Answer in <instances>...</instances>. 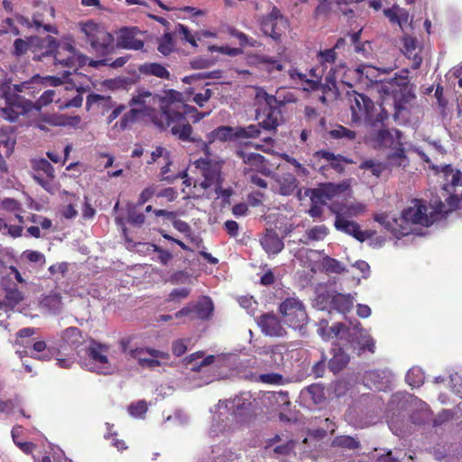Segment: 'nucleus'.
Masks as SVG:
<instances>
[{
    "mask_svg": "<svg viewBox=\"0 0 462 462\" xmlns=\"http://www.w3.org/2000/svg\"><path fill=\"white\" fill-rule=\"evenodd\" d=\"M441 172L445 183L442 189L441 199L432 202L430 212L422 200L414 199L411 206L404 209L400 218H395L388 214H378L374 217L376 222L389 230L394 236L400 237L413 232V225L429 226L434 223L437 215H447L462 207V173L454 170L448 164L442 167Z\"/></svg>",
    "mask_w": 462,
    "mask_h": 462,
    "instance_id": "1",
    "label": "nucleus"
},
{
    "mask_svg": "<svg viewBox=\"0 0 462 462\" xmlns=\"http://www.w3.org/2000/svg\"><path fill=\"white\" fill-rule=\"evenodd\" d=\"M180 96V92L173 89L165 91L161 97L144 88H138L132 97L131 106L133 108H138V116H150L153 124L161 129L159 123L167 121L173 100Z\"/></svg>",
    "mask_w": 462,
    "mask_h": 462,
    "instance_id": "2",
    "label": "nucleus"
},
{
    "mask_svg": "<svg viewBox=\"0 0 462 462\" xmlns=\"http://www.w3.org/2000/svg\"><path fill=\"white\" fill-rule=\"evenodd\" d=\"M170 111L167 121L159 123L161 129L171 128V133L183 142L195 141L191 137L192 127L189 121L195 124L210 114V111L199 112L196 107L184 104L181 101V96L173 100Z\"/></svg>",
    "mask_w": 462,
    "mask_h": 462,
    "instance_id": "3",
    "label": "nucleus"
},
{
    "mask_svg": "<svg viewBox=\"0 0 462 462\" xmlns=\"http://www.w3.org/2000/svg\"><path fill=\"white\" fill-rule=\"evenodd\" d=\"M250 394L244 393L234 399L219 401L212 411V422L208 430L210 437H218L231 430L232 422L243 416L251 407Z\"/></svg>",
    "mask_w": 462,
    "mask_h": 462,
    "instance_id": "4",
    "label": "nucleus"
},
{
    "mask_svg": "<svg viewBox=\"0 0 462 462\" xmlns=\"http://www.w3.org/2000/svg\"><path fill=\"white\" fill-rule=\"evenodd\" d=\"M328 208L336 216L334 226L337 231L352 236L360 242L371 237L372 234L369 231L361 230L360 226L356 221L349 219L366 211L367 206L365 203L336 199L328 206Z\"/></svg>",
    "mask_w": 462,
    "mask_h": 462,
    "instance_id": "5",
    "label": "nucleus"
},
{
    "mask_svg": "<svg viewBox=\"0 0 462 462\" xmlns=\"http://www.w3.org/2000/svg\"><path fill=\"white\" fill-rule=\"evenodd\" d=\"M395 68L396 66L374 67L369 64L359 65V83L367 88H374L376 91L383 92L386 96L393 95L395 115H397L405 108L401 101H397L396 94L399 91H402L401 85L405 83L406 79H402V83L398 82L397 78H393L389 81H383L380 79L381 74H389Z\"/></svg>",
    "mask_w": 462,
    "mask_h": 462,
    "instance_id": "6",
    "label": "nucleus"
},
{
    "mask_svg": "<svg viewBox=\"0 0 462 462\" xmlns=\"http://www.w3.org/2000/svg\"><path fill=\"white\" fill-rule=\"evenodd\" d=\"M196 167L200 170L203 176V180L196 182L194 189H203V197L210 199L212 194L215 193L217 198H222L227 200L233 191L231 188L223 189L222 176H221V163L217 161H213L209 158H201L196 162Z\"/></svg>",
    "mask_w": 462,
    "mask_h": 462,
    "instance_id": "7",
    "label": "nucleus"
},
{
    "mask_svg": "<svg viewBox=\"0 0 462 462\" xmlns=\"http://www.w3.org/2000/svg\"><path fill=\"white\" fill-rule=\"evenodd\" d=\"M48 50L43 56L52 55L53 64L57 68L64 69L62 70V78L66 79L70 75L71 70H77L78 67L82 66L86 62V56L80 54L75 47L68 42L56 43L51 37H47Z\"/></svg>",
    "mask_w": 462,
    "mask_h": 462,
    "instance_id": "8",
    "label": "nucleus"
},
{
    "mask_svg": "<svg viewBox=\"0 0 462 462\" xmlns=\"http://www.w3.org/2000/svg\"><path fill=\"white\" fill-rule=\"evenodd\" d=\"M78 27L83 34V39L94 51L101 55H107L114 51L115 38L104 25L93 20H88L79 22Z\"/></svg>",
    "mask_w": 462,
    "mask_h": 462,
    "instance_id": "9",
    "label": "nucleus"
},
{
    "mask_svg": "<svg viewBox=\"0 0 462 462\" xmlns=\"http://www.w3.org/2000/svg\"><path fill=\"white\" fill-rule=\"evenodd\" d=\"M352 121H365L375 126L388 118L387 111L380 105L375 106L374 102L363 94L355 93L351 99Z\"/></svg>",
    "mask_w": 462,
    "mask_h": 462,
    "instance_id": "10",
    "label": "nucleus"
},
{
    "mask_svg": "<svg viewBox=\"0 0 462 462\" xmlns=\"http://www.w3.org/2000/svg\"><path fill=\"white\" fill-rule=\"evenodd\" d=\"M109 346L92 341L87 348L88 361H81V365L87 370L99 374H113L117 366L108 358Z\"/></svg>",
    "mask_w": 462,
    "mask_h": 462,
    "instance_id": "11",
    "label": "nucleus"
},
{
    "mask_svg": "<svg viewBox=\"0 0 462 462\" xmlns=\"http://www.w3.org/2000/svg\"><path fill=\"white\" fill-rule=\"evenodd\" d=\"M341 331H343L342 337H344V341L350 343L354 347H358L360 352L367 350L370 353H374L375 341L360 327L359 322L352 327H346L342 323H337L332 328V332L335 335H340Z\"/></svg>",
    "mask_w": 462,
    "mask_h": 462,
    "instance_id": "12",
    "label": "nucleus"
},
{
    "mask_svg": "<svg viewBox=\"0 0 462 462\" xmlns=\"http://www.w3.org/2000/svg\"><path fill=\"white\" fill-rule=\"evenodd\" d=\"M122 351L130 357L136 359L143 367L155 368L165 365L170 360V355L167 352L150 347L128 346L126 340L121 341Z\"/></svg>",
    "mask_w": 462,
    "mask_h": 462,
    "instance_id": "13",
    "label": "nucleus"
},
{
    "mask_svg": "<svg viewBox=\"0 0 462 462\" xmlns=\"http://www.w3.org/2000/svg\"><path fill=\"white\" fill-rule=\"evenodd\" d=\"M7 88H10L8 84L0 86V106L5 105V107L2 108L5 118L14 122L19 116L29 112L32 104L22 96L9 94Z\"/></svg>",
    "mask_w": 462,
    "mask_h": 462,
    "instance_id": "14",
    "label": "nucleus"
},
{
    "mask_svg": "<svg viewBox=\"0 0 462 462\" xmlns=\"http://www.w3.org/2000/svg\"><path fill=\"white\" fill-rule=\"evenodd\" d=\"M283 321L293 329L301 330L308 323L304 304L297 298H287L280 304Z\"/></svg>",
    "mask_w": 462,
    "mask_h": 462,
    "instance_id": "15",
    "label": "nucleus"
},
{
    "mask_svg": "<svg viewBox=\"0 0 462 462\" xmlns=\"http://www.w3.org/2000/svg\"><path fill=\"white\" fill-rule=\"evenodd\" d=\"M347 191H349V184L343 181L338 184L325 183L317 189H308L306 195L310 196L312 203H327Z\"/></svg>",
    "mask_w": 462,
    "mask_h": 462,
    "instance_id": "16",
    "label": "nucleus"
},
{
    "mask_svg": "<svg viewBox=\"0 0 462 462\" xmlns=\"http://www.w3.org/2000/svg\"><path fill=\"white\" fill-rule=\"evenodd\" d=\"M281 121V113L278 109H268L264 118L258 125H250L247 127L238 128L236 135L243 138H255L260 134V128L267 131L275 130Z\"/></svg>",
    "mask_w": 462,
    "mask_h": 462,
    "instance_id": "17",
    "label": "nucleus"
},
{
    "mask_svg": "<svg viewBox=\"0 0 462 462\" xmlns=\"http://www.w3.org/2000/svg\"><path fill=\"white\" fill-rule=\"evenodd\" d=\"M287 20L282 15L280 10L273 6L272 11L263 16L260 21V26L263 32L273 38L279 40L287 28Z\"/></svg>",
    "mask_w": 462,
    "mask_h": 462,
    "instance_id": "18",
    "label": "nucleus"
},
{
    "mask_svg": "<svg viewBox=\"0 0 462 462\" xmlns=\"http://www.w3.org/2000/svg\"><path fill=\"white\" fill-rule=\"evenodd\" d=\"M402 132L397 129H379L370 135V142L376 148L392 147L396 148L402 145Z\"/></svg>",
    "mask_w": 462,
    "mask_h": 462,
    "instance_id": "19",
    "label": "nucleus"
},
{
    "mask_svg": "<svg viewBox=\"0 0 462 462\" xmlns=\"http://www.w3.org/2000/svg\"><path fill=\"white\" fill-rule=\"evenodd\" d=\"M274 184L273 189L281 196L293 195L299 187L296 177L290 172L277 173L273 175Z\"/></svg>",
    "mask_w": 462,
    "mask_h": 462,
    "instance_id": "20",
    "label": "nucleus"
},
{
    "mask_svg": "<svg viewBox=\"0 0 462 462\" xmlns=\"http://www.w3.org/2000/svg\"><path fill=\"white\" fill-rule=\"evenodd\" d=\"M83 342L81 331L76 327H69L61 332L60 348L62 351H77Z\"/></svg>",
    "mask_w": 462,
    "mask_h": 462,
    "instance_id": "21",
    "label": "nucleus"
},
{
    "mask_svg": "<svg viewBox=\"0 0 462 462\" xmlns=\"http://www.w3.org/2000/svg\"><path fill=\"white\" fill-rule=\"evenodd\" d=\"M258 325L262 332L269 337H283L286 334L285 328L274 315H263L258 321Z\"/></svg>",
    "mask_w": 462,
    "mask_h": 462,
    "instance_id": "22",
    "label": "nucleus"
},
{
    "mask_svg": "<svg viewBox=\"0 0 462 462\" xmlns=\"http://www.w3.org/2000/svg\"><path fill=\"white\" fill-rule=\"evenodd\" d=\"M138 31L135 28H124L119 32L116 46L128 50H142L143 42L136 37Z\"/></svg>",
    "mask_w": 462,
    "mask_h": 462,
    "instance_id": "23",
    "label": "nucleus"
},
{
    "mask_svg": "<svg viewBox=\"0 0 462 462\" xmlns=\"http://www.w3.org/2000/svg\"><path fill=\"white\" fill-rule=\"evenodd\" d=\"M260 243L263 250L269 254H277L284 247L283 241L278 234L272 230L266 229L265 233L260 239Z\"/></svg>",
    "mask_w": 462,
    "mask_h": 462,
    "instance_id": "24",
    "label": "nucleus"
},
{
    "mask_svg": "<svg viewBox=\"0 0 462 462\" xmlns=\"http://www.w3.org/2000/svg\"><path fill=\"white\" fill-rule=\"evenodd\" d=\"M237 130L234 133V129L230 126H219L217 129L213 130L209 134H207V141L203 142V150L208 158L209 155V144L215 142L216 140H219L221 142H226L233 138L235 135L238 137L236 134Z\"/></svg>",
    "mask_w": 462,
    "mask_h": 462,
    "instance_id": "25",
    "label": "nucleus"
},
{
    "mask_svg": "<svg viewBox=\"0 0 462 462\" xmlns=\"http://www.w3.org/2000/svg\"><path fill=\"white\" fill-rule=\"evenodd\" d=\"M189 305L194 319H208L212 316L214 304L208 297H202L196 303Z\"/></svg>",
    "mask_w": 462,
    "mask_h": 462,
    "instance_id": "26",
    "label": "nucleus"
},
{
    "mask_svg": "<svg viewBox=\"0 0 462 462\" xmlns=\"http://www.w3.org/2000/svg\"><path fill=\"white\" fill-rule=\"evenodd\" d=\"M330 305L338 312H348L354 304V299L350 294L332 293L328 295Z\"/></svg>",
    "mask_w": 462,
    "mask_h": 462,
    "instance_id": "27",
    "label": "nucleus"
},
{
    "mask_svg": "<svg viewBox=\"0 0 462 462\" xmlns=\"http://www.w3.org/2000/svg\"><path fill=\"white\" fill-rule=\"evenodd\" d=\"M16 353L19 354L20 356H22L23 354L30 355L33 358L39 360H49L51 358V352L47 347V345L44 341H37L32 345V347H29L23 351L17 349Z\"/></svg>",
    "mask_w": 462,
    "mask_h": 462,
    "instance_id": "28",
    "label": "nucleus"
},
{
    "mask_svg": "<svg viewBox=\"0 0 462 462\" xmlns=\"http://www.w3.org/2000/svg\"><path fill=\"white\" fill-rule=\"evenodd\" d=\"M393 379V374L389 371H371L366 374V380L374 383V386L379 391H384Z\"/></svg>",
    "mask_w": 462,
    "mask_h": 462,
    "instance_id": "29",
    "label": "nucleus"
},
{
    "mask_svg": "<svg viewBox=\"0 0 462 462\" xmlns=\"http://www.w3.org/2000/svg\"><path fill=\"white\" fill-rule=\"evenodd\" d=\"M346 67L344 63L340 62L334 67L329 68V70L325 75V82L328 88H337L338 84L341 83V78L346 74Z\"/></svg>",
    "mask_w": 462,
    "mask_h": 462,
    "instance_id": "30",
    "label": "nucleus"
},
{
    "mask_svg": "<svg viewBox=\"0 0 462 462\" xmlns=\"http://www.w3.org/2000/svg\"><path fill=\"white\" fill-rule=\"evenodd\" d=\"M325 69L319 64V66L313 67L309 70L308 75V86L302 87L304 90H316L319 88L322 78H325Z\"/></svg>",
    "mask_w": 462,
    "mask_h": 462,
    "instance_id": "31",
    "label": "nucleus"
},
{
    "mask_svg": "<svg viewBox=\"0 0 462 462\" xmlns=\"http://www.w3.org/2000/svg\"><path fill=\"white\" fill-rule=\"evenodd\" d=\"M333 357L328 362V368L337 374L340 372L349 362V356L341 349H333Z\"/></svg>",
    "mask_w": 462,
    "mask_h": 462,
    "instance_id": "32",
    "label": "nucleus"
},
{
    "mask_svg": "<svg viewBox=\"0 0 462 462\" xmlns=\"http://www.w3.org/2000/svg\"><path fill=\"white\" fill-rule=\"evenodd\" d=\"M139 70L143 74L152 75L161 79L170 78V72L159 63H145L140 67Z\"/></svg>",
    "mask_w": 462,
    "mask_h": 462,
    "instance_id": "33",
    "label": "nucleus"
},
{
    "mask_svg": "<svg viewBox=\"0 0 462 462\" xmlns=\"http://www.w3.org/2000/svg\"><path fill=\"white\" fill-rule=\"evenodd\" d=\"M301 396L306 401H310L314 404L320 403L324 400L323 388L319 384H312L301 392Z\"/></svg>",
    "mask_w": 462,
    "mask_h": 462,
    "instance_id": "34",
    "label": "nucleus"
},
{
    "mask_svg": "<svg viewBox=\"0 0 462 462\" xmlns=\"http://www.w3.org/2000/svg\"><path fill=\"white\" fill-rule=\"evenodd\" d=\"M32 168L36 171V173H39L43 177L55 178L54 168L46 159L41 158L32 160Z\"/></svg>",
    "mask_w": 462,
    "mask_h": 462,
    "instance_id": "35",
    "label": "nucleus"
},
{
    "mask_svg": "<svg viewBox=\"0 0 462 462\" xmlns=\"http://www.w3.org/2000/svg\"><path fill=\"white\" fill-rule=\"evenodd\" d=\"M317 58L319 65L327 70L328 67H334L336 64V60L337 58V53L335 51V49H326L323 51H319L317 54Z\"/></svg>",
    "mask_w": 462,
    "mask_h": 462,
    "instance_id": "36",
    "label": "nucleus"
},
{
    "mask_svg": "<svg viewBox=\"0 0 462 462\" xmlns=\"http://www.w3.org/2000/svg\"><path fill=\"white\" fill-rule=\"evenodd\" d=\"M397 151L387 157L385 164L387 170L394 167H405L408 164V158L404 154L403 149L396 147Z\"/></svg>",
    "mask_w": 462,
    "mask_h": 462,
    "instance_id": "37",
    "label": "nucleus"
},
{
    "mask_svg": "<svg viewBox=\"0 0 462 462\" xmlns=\"http://www.w3.org/2000/svg\"><path fill=\"white\" fill-rule=\"evenodd\" d=\"M424 380L425 375L423 371L417 366L411 368L406 374L407 383L413 388L422 385Z\"/></svg>",
    "mask_w": 462,
    "mask_h": 462,
    "instance_id": "38",
    "label": "nucleus"
},
{
    "mask_svg": "<svg viewBox=\"0 0 462 462\" xmlns=\"http://www.w3.org/2000/svg\"><path fill=\"white\" fill-rule=\"evenodd\" d=\"M33 180L42 187L48 193L54 194L59 189L58 183L55 182V178L43 177L39 173H35L32 176Z\"/></svg>",
    "mask_w": 462,
    "mask_h": 462,
    "instance_id": "39",
    "label": "nucleus"
},
{
    "mask_svg": "<svg viewBox=\"0 0 462 462\" xmlns=\"http://www.w3.org/2000/svg\"><path fill=\"white\" fill-rule=\"evenodd\" d=\"M175 49L173 36L170 32L164 33L158 40V51L163 55H169Z\"/></svg>",
    "mask_w": 462,
    "mask_h": 462,
    "instance_id": "40",
    "label": "nucleus"
},
{
    "mask_svg": "<svg viewBox=\"0 0 462 462\" xmlns=\"http://www.w3.org/2000/svg\"><path fill=\"white\" fill-rule=\"evenodd\" d=\"M171 154L166 147L158 145L150 152V159L146 162L147 164L161 163L164 160H168Z\"/></svg>",
    "mask_w": 462,
    "mask_h": 462,
    "instance_id": "41",
    "label": "nucleus"
},
{
    "mask_svg": "<svg viewBox=\"0 0 462 462\" xmlns=\"http://www.w3.org/2000/svg\"><path fill=\"white\" fill-rule=\"evenodd\" d=\"M321 266L328 273H342L346 272L345 266L339 261L329 256H325L322 259Z\"/></svg>",
    "mask_w": 462,
    "mask_h": 462,
    "instance_id": "42",
    "label": "nucleus"
},
{
    "mask_svg": "<svg viewBox=\"0 0 462 462\" xmlns=\"http://www.w3.org/2000/svg\"><path fill=\"white\" fill-rule=\"evenodd\" d=\"M360 168L369 170L375 177H380L381 174L387 170L385 162H377L375 160H366L360 164Z\"/></svg>",
    "mask_w": 462,
    "mask_h": 462,
    "instance_id": "43",
    "label": "nucleus"
},
{
    "mask_svg": "<svg viewBox=\"0 0 462 462\" xmlns=\"http://www.w3.org/2000/svg\"><path fill=\"white\" fill-rule=\"evenodd\" d=\"M60 94V90H59V95ZM58 96V92L53 89L46 90L43 92L41 97L38 98V100L33 104L32 102L29 101L32 104V108L29 110L31 111L33 107H36L37 109H41L42 106H46L49 104H51Z\"/></svg>",
    "mask_w": 462,
    "mask_h": 462,
    "instance_id": "44",
    "label": "nucleus"
},
{
    "mask_svg": "<svg viewBox=\"0 0 462 462\" xmlns=\"http://www.w3.org/2000/svg\"><path fill=\"white\" fill-rule=\"evenodd\" d=\"M333 447H340L347 449H356L359 448V441L350 436H337L332 441Z\"/></svg>",
    "mask_w": 462,
    "mask_h": 462,
    "instance_id": "45",
    "label": "nucleus"
},
{
    "mask_svg": "<svg viewBox=\"0 0 462 462\" xmlns=\"http://www.w3.org/2000/svg\"><path fill=\"white\" fill-rule=\"evenodd\" d=\"M22 260H26L31 263H34L40 267H42L45 264V256L43 254L38 251L33 250H25L21 254Z\"/></svg>",
    "mask_w": 462,
    "mask_h": 462,
    "instance_id": "46",
    "label": "nucleus"
},
{
    "mask_svg": "<svg viewBox=\"0 0 462 462\" xmlns=\"http://www.w3.org/2000/svg\"><path fill=\"white\" fill-rule=\"evenodd\" d=\"M341 4H347V0H319L317 13L327 14L330 11H337Z\"/></svg>",
    "mask_w": 462,
    "mask_h": 462,
    "instance_id": "47",
    "label": "nucleus"
},
{
    "mask_svg": "<svg viewBox=\"0 0 462 462\" xmlns=\"http://www.w3.org/2000/svg\"><path fill=\"white\" fill-rule=\"evenodd\" d=\"M175 32L180 36L181 40L189 42L194 48L198 47L197 33L193 34L187 26L179 23L176 26Z\"/></svg>",
    "mask_w": 462,
    "mask_h": 462,
    "instance_id": "48",
    "label": "nucleus"
},
{
    "mask_svg": "<svg viewBox=\"0 0 462 462\" xmlns=\"http://www.w3.org/2000/svg\"><path fill=\"white\" fill-rule=\"evenodd\" d=\"M329 134L334 139H344L346 141H353L356 136V132L347 129L343 125H337L335 129L329 132Z\"/></svg>",
    "mask_w": 462,
    "mask_h": 462,
    "instance_id": "49",
    "label": "nucleus"
},
{
    "mask_svg": "<svg viewBox=\"0 0 462 462\" xmlns=\"http://www.w3.org/2000/svg\"><path fill=\"white\" fill-rule=\"evenodd\" d=\"M23 300V294L18 289H9L6 291L5 298V306L14 308Z\"/></svg>",
    "mask_w": 462,
    "mask_h": 462,
    "instance_id": "50",
    "label": "nucleus"
},
{
    "mask_svg": "<svg viewBox=\"0 0 462 462\" xmlns=\"http://www.w3.org/2000/svg\"><path fill=\"white\" fill-rule=\"evenodd\" d=\"M337 323L333 324L331 327H328V322L322 321L320 322V327L318 328L319 335L324 339V340H330L333 338H337L339 340H344V337H342L343 331L340 332V335H335L332 332V328Z\"/></svg>",
    "mask_w": 462,
    "mask_h": 462,
    "instance_id": "51",
    "label": "nucleus"
},
{
    "mask_svg": "<svg viewBox=\"0 0 462 462\" xmlns=\"http://www.w3.org/2000/svg\"><path fill=\"white\" fill-rule=\"evenodd\" d=\"M383 14L393 23L401 24V16L407 18V13L398 6L384 9Z\"/></svg>",
    "mask_w": 462,
    "mask_h": 462,
    "instance_id": "52",
    "label": "nucleus"
},
{
    "mask_svg": "<svg viewBox=\"0 0 462 462\" xmlns=\"http://www.w3.org/2000/svg\"><path fill=\"white\" fill-rule=\"evenodd\" d=\"M357 82L359 83V66H357L356 69L346 68V74L343 78H341L340 84L352 87Z\"/></svg>",
    "mask_w": 462,
    "mask_h": 462,
    "instance_id": "53",
    "label": "nucleus"
},
{
    "mask_svg": "<svg viewBox=\"0 0 462 462\" xmlns=\"http://www.w3.org/2000/svg\"><path fill=\"white\" fill-rule=\"evenodd\" d=\"M138 108H132L128 113L125 114L123 117L116 123L115 127L119 130H125L128 127L129 124L132 123L138 117Z\"/></svg>",
    "mask_w": 462,
    "mask_h": 462,
    "instance_id": "54",
    "label": "nucleus"
},
{
    "mask_svg": "<svg viewBox=\"0 0 462 462\" xmlns=\"http://www.w3.org/2000/svg\"><path fill=\"white\" fill-rule=\"evenodd\" d=\"M328 234V230L326 226H316L310 230L307 231V236L309 239L313 241L323 240L327 235Z\"/></svg>",
    "mask_w": 462,
    "mask_h": 462,
    "instance_id": "55",
    "label": "nucleus"
},
{
    "mask_svg": "<svg viewBox=\"0 0 462 462\" xmlns=\"http://www.w3.org/2000/svg\"><path fill=\"white\" fill-rule=\"evenodd\" d=\"M148 405L144 401H139L135 403H132L128 407V412L132 417L142 418L147 411Z\"/></svg>",
    "mask_w": 462,
    "mask_h": 462,
    "instance_id": "56",
    "label": "nucleus"
},
{
    "mask_svg": "<svg viewBox=\"0 0 462 462\" xmlns=\"http://www.w3.org/2000/svg\"><path fill=\"white\" fill-rule=\"evenodd\" d=\"M256 97L260 102L264 101L266 106L269 107L268 109H277L274 107V105L280 102L275 96L268 94L263 88L257 90Z\"/></svg>",
    "mask_w": 462,
    "mask_h": 462,
    "instance_id": "57",
    "label": "nucleus"
},
{
    "mask_svg": "<svg viewBox=\"0 0 462 462\" xmlns=\"http://www.w3.org/2000/svg\"><path fill=\"white\" fill-rule=\"evenodd\" d=\"M162 163L163 165L161 168V180L167 181L168 183H171L174 180L178 178V176L169 175L171 172V166L172 165L171 154L169 156L168 160H164Z\"/></svg>",
    "mask_w": 462,
    "mask_h": 462,
    "instance_id": "58",
    "label": "nucleus"
},
{
    "mask_svg": "<svg viewBox=\"0 0 462 462\" xmlns=\"http://www.w3.org/2000/svg\"><path fill=\"white\" fill-rule=\"evenodd\" d=\"M290 79L297 84H301L303 87L308 86V75L300 72L297 68L291 67L288 69Z\"/></svg>",
    "mask_w": 462,
    "mask_h": 462,
    "instance_id": "59",
    "label": "nucleus"
},
{
    "mask_svg": "<svg viewBox=\"0 0 462 462\" xmlns=\"http://www.w3.org/2000/svg\"><path fill=\"white\" fill-rule=\"evenodd\" d=\"M286 351V347L283 345H277L270 348L267 353H271L273 363L277 365H281L283 363V353Z\"/></svg>",
    "mask_w": 462,
    "mask_h": 462,
    "instance_id": "60",
    "label": "nucleus"
},
{
    "mask_svg": "<svg viewBox=\"0 0 462 462\" xmlns=\"http://www.w3.org/2000/svg\"><path fill=\"white\" fill-rule=\"evenodd\" d=\"M215 361V356H208L207 357H204L199 363V362H196L192 367H191V370L193 372H201L203 374H206L208 369H209V365H211Z\"/></svg>",
    "mask_w": 462,
    "mask_h": 462,
    "instance_id": "61",
    "label": "nucleus"
},
{
    "mask_svg": "<svg viewBox=\"0 0 462 462\" xmlns=\"http://www.w3.org/2000/svg\"><path fill=\"white\" fill-rule=\"evenodd\" d=\"M260 382L269 384H282L283 383V377L282 374L277 373H268L259 375Z\"/></svg>",
    "mask_w": 462,
    "mask_h": 462,
    "instance_id": "62",
    "label": "nucleus"
},
{
    "mask_svg": "<svg viewBox=\"0 0 462 462\" xmlns=\"http://www.w3.org/2000/svg\"><path fill=\"white\" fill-rule=\"evenodd\" d=\"M190 293V290L188 288H176L171 291L168 296L169 301H180L186 299Z\"/></svg>",
    "mask_w": 462,
    "mask_h": 462,
    "instance_id": "63",
    "label": "nucleus"
},
{
    "mask_svg": "<svg viewBox=\"0 0 462 462\" xmlns=\"http://www.w3.org/2000/svg\"><path fill=\"white\" fill-rule=\"evenodd\" d=\"M262 63L265 65V69L269 73L282 71L283 69V66L280 61L269 57H263Z\"/></svg>",
    "mask_w": 462,
    "mask_h": 462,
    "instance_id": "64",
    "label": "nucleus"
}]
</instances>
